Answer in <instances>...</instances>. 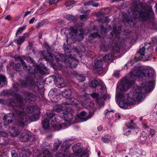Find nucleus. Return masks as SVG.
<instances>
[{
	"instance_id": "nucleus-1",
	"label": "nucleus",
	"mask_w": 157,
	"mask_h": 157,
	"mask_svg": "<svg viewBox=\"0 0 157 157\" xmlns=\"http://www.w3.org/2000/svg\"><path fill=\"white\" fill-rule=\"evenodd\" d=\"M153 69L148 68L141 70L140 67H135L134 69L132 70L127 76V78L121 81L119 87L121 92L127 90L129 87L134 84L135 80L137 77L145 80L146 81L142 83L140 87H137L135 89L130 92L127 95V101L129 99L132 101L135 99L138 101H140L144 98V95L142 91L146 93H149L155 86V76Z\"/></svg>"
},
{
	"instance_id": "nucleus-2",
	"label": "nucleus",
	"mask_w": 157,
	"mask_h": 157,
	"mask_svg": "<svg viewBox=\"0 0 157 157\" xmlns=\"http://www.w3.org/2000/svg\"><path fill=\"white\" fill-rule=\"evenodd\" d=\"M14 97L16 99V101L13 99H10L9 101V105L12 107L14 110V114L19 116L18 125L22 127L24 126L26 122H28L27 120L28 118L32 122L36 121L38 119L39 114L37 113H35L28 117H27L22 108L23 101L20 95L18 94H14Z\"/></svg>"
},
{
	"instance_id": "nucleus-3",
	"label": "nucleus",
	"mask_w": 157,
	"mask_h": 157,
	"mask_svg": "<svg viewBox=\"0 0 157 157\" xmlns=\"http://www.w3.org/2000/svg\"><path fill=\"white\" fill-rule=\"evenodd\" d=\"M128 16L127 14H124L122 16L123 21L125 24V22L128 24H130L133 22V25L135 24V22L138 17V14L139 15V19L143 21L147 20L148 19L153 20V13L152 12L145 11L143 10H140V11L138 10L137 6L134 7V10L133 8H129L128 11Z\"/></svg>"
},
{
	"instance_id": "nucleus-4",
	"label": "nucleus",
	"mask_w": 157,
	"mask_h": 157,
	"mask_svg": "<svg viewBox=\"0 0 157 157\" xmlns=\"http://www.w3.org/2000/svg\"><path fill=\"white\" fill-rule=\"evenodd\" d=\"M117 96L120 100L119 105L121 108L126 109L127 108L128 105H134L136 104V101L134 100H132L131 101L128 99V101H127L125 98L127 97V95L124 94L122 92H117Z\"/></svg>"
},
{
	"instance_id": "nucleus-5",
	"label": "nucleus",
	"mask_w": 157,
	"mask_h": 157,
	"mask_svg": "<svg viewBox=\"0 0 157 157\" xmlns=\"http://www.w3.org/2000/svg\"><path fill=\"white\" fill-rule=\"evenodd\" d=\"M36 83V79L34 78V75H33L32 76L29 75L26 77L25 81L21 80L19 82V85L22 87H35Z\"/></svg>"
},
{
	"instance_id": "nucleus-6",
	"label": "nucleus",
	"mask_w": 157,
	"mask_h": 157,
	"mask_svg": "<svg viewBox=\"0 0 157 157\" xmlns=\"http://www.w3.org/2000/svg\"><path fill=\"white\" fill-rule=\"evenodd\" d=\"M70 32L69 33V36H70L71 39L77 38L78 41L82 40L83 38V31L81 29H75L73 27H71L70 28Z\"/></svg>"
},
{
	"instance_id": "nucleus-7",
	"label": "nucleus",
	"mask_w": 157,
	"mask_h": 157,
	"mask_svg": "<svg viewBox=\"0 0 157 157\" xmlns=\"http://www.w3.org/2000/svg\"><path fill=\"white\" fill-rule=\"evenodd\" d=\"M145 48L143 47L140 48L138 51V53L136 55L135 58H137V57L138 56V59H137V60H148L150 59L151 57V52H149L148 50L145 53L144 52Z\"/></svg>"
},
{
	"instance_id": "nucleus-8",
	"label": "nucleus",
	"mask_w": 157,
	"mask_h": 157,
	"mask_svg": "<svg viewBox=\"0 0 157 157\" xmlns=\"http://www.w3.org/2000/svg\"><path fill=\"white\" fill-rule=\"evenodd\" d=\"M19 60L23 66L24 69L26 70H28L30 72L34 73L36 72L39 73L41 74H43L44 73V72L39 68L37 69L35 68L34 69V71L32 72L31 71L32 70H31V69L32 67H31L29 65H27L21 58H19Z\"/></svg>"
},
{
	"instance_id": "nucleus-9",
	"label": "nucleus",
	"mask_w": 157,
	"mask_h": 157,
	"mask_svg": "<svg viewBox=\"0 0 157 157\" xmlns=\"http://www.w3.org/2000/svg\"><path fill=\"white\" fill-rule=\"evenodd\" d=\"M64 120L65 121L64 124L67 127H68L69 124L74 123L73 120L74 117L73 115L71 113H69L67 111H65V112L63 114Z\"/></svg>"
},
{
	"instance_id": "nucleus-10",
	"label": "nucleus",
	"mask_w": 157,
	"mask_h": 157,
	"mask_svg": "<svg viewBox=\"0 0 157 157\" xmlns=\"http://www.w3.org/2000/svg\"><path fill=\"white\" fill-rule=\"evenodd\" d=\"M94 63L95 67L94 69V71H96L98 74H101L103 71V69L102 67L103 63L102 61L99 59H94Z\"/></svg>"
},
{
	"instance_id": "nucleus-11",
	"label": "nucleus",
	"mask_w": 157,
	"mask_h": 157,
	"mask_svg": "<svg viewBox=\"0 0 157 157\" xmlns=\"http://www.w3.org/2000/svg\"><path fill=\"white\" fill-rule=\"evenodd\" d=\"M55 116V114L54 113H52L47 114L48 118L44 119L42 123V126L44 129L48 128L49 127V121L48 119L49 120L52 119Z\"/></svg>"
},
{
	"instance_id": "nucleus-12",
	"label": "nucleus",
	"mask_w": 157,
	"mask_h": 157,
	"mask_svg": "<svg viewBox=\"0 0 157 157\" xmlns=\"http://www.w3.org/2000/svg\"><path fill=\"white\" fill-rule=\"evenodd\" d=\"M72 148L75 156H79L83 151L81 144L79 143L74 145L72 146Z\"/></svg>"
},
{
	"instance_id": "nucleus-13",
	"label": "nucleus",
	"mask_w": 157,
	"mask_h": 157,
	"mask_svg": "<svg viewBox=\"0 0 157 157\" xmlns=\"http://www.w3.org/2000/svg\"><path fill=\"white\" fill-rule=\"evenodd\" d=\"M51 124L56 131H58L61 128H67L66 125L65 124L55 122L53 120L52 121Z\"/></svg>"
},
{
	"instance_id": "nucleus-14",
	"label": "nucleus",
	"mask_w": 157,
	"mask_h": 157,
	"mask_svg": "<svg viewBox=\"0 0 157 157\" xmlns=\"http://www.w3.org/2000/svg\"><path fill=\"white\" fill-rule=\"evenodd\" d=\"M54 81L55 84L59 88L63 87L66 85V82L64 81L63 79L59 77L56 78Z\"/></svg>"
},
{
	"instance_id": "nucleus-15",
	"label": "nucleus",
	"mask_w": 157,
	"mask_h": 157,
	"mask_svg": "<svg viewBox=\"0 0 157 157\" xmlns=\"http://www.w3.org/2000/svg\"><path fill=\"white\" fill-rule=\"evenodd\" d=\"M5 122L8 124H11L14 120V114L13 113H9L5 115L3 118Z\"/></svg>"
},
{
	"instance_id": "nucleus-16",
	"label": "nucleus",
	"mask_w": 157,
	"mask_h": 157,
	"mask_svg": "<svg viewBox=\"0 0 157 157\" xmlns=\"http://www.w3.org/2000/svg\"><path fill=\"white\" fill-rule=\"evenodd\" d=\"M91 116L92 115L90 114H87L84 111L81 112L79 115V117L82 121H86L90 118Z\"/></svg>"
},
{
	"instance_id": "nucleus-17",
	"label": "nucleus",
	"mask_w": 157,
	"mask_h": 157,
	"mask_svg": "<svg viewBox=\"0 0 157 157\" xmlns=\"http://www.w3.org/2000/svg\"><path fill=\"white\" fill-rule=\"evenodd\" d=\"M19 152L20 157H28L31 154L29 150L25 149L24 148L19 149Z\"/></svg>"
},
{
	"instance_id": "nucleus-18",
	"label": "nucleus",
	"mask_w": 157,
	"mask_h": 157,
	"mask_svg": "<svg viewBox=\"0 0 157 157\" xmlns=\"http://www.w3.org/2000/svg\"><path fill=\"white\" fill-rule=\"evenodd\" d=\"M41 53L43 56L46 60L52 62L53 59V58L50 53L47 51L46 52L42 51Z\"/></svg>"
},
{
	"instance_id": "nucleus-19",
	"label": "nucleus",
	"mask_w": 157,
	"mask_h": 157,
	"mask_svg": "<svg viewBox=\"0 0 157 157\" xmlns=\"http://www.w3.org/2000/svg\"><path fill=\"white\" fill-rule=\"evenodd\" d=\"M28 34L27 33H25L24 34L23 36H20L18 38L15 39L14 41L17 44L20 45L22 44L25 40V37L27 36Z\"/></svg>"
},
{
	"instance_id": "nucleus-20",
	"label": "nucleus",
	"mask_w": 157,
	"mask_h": 157,
	"mask_svg": "<svg viewBox=\"0 0 157 157\" xmlns=\"http://www.w3.org/2000/svg\"><path fill=\"white\" fill-rule=\"evenodd\" d=\"M67 60L70 66L72 67H75L77 66L78 62L75 59H72L70 57L68 58Z\"/></svg>"
},
{
	"instance_id": "nucleus-21",
	"label": "nucleus",
	"mask_w": 157,
	"mask_h": 157,
	"mask_svg": "<svg viewBox=\"0 0 157 157\" xmlns=\"http://www.w3.org/2000/svg\"><path fill=\"white\" fill-rule=\"evenodd\" d=\"M30 136L27 132L22 133L20 137V140L21 142H25L29 139Z\"/></svg>"
},
{
	"instance_id": "nucleus-22",
	"label": "nucleus",
	"mask_w": 157,
	"mask_h": 157,
	"mask_svg": "<svg viewBox=\"0 0 157 157\" xmlns=\"http://www.w3.org/2000/svg\"><path fill=\"white\" fill-rule=\"evenodd\" d=\"M19 132V129L15 127L10 128L9 133L12 136H16L18 135Z\"/></svg>"
},
{
	"instance_id": "nucleus-23",
	"label": "nucleus",
	"mask_w": 157,
	"mask_h": 157,
	"mask_svg": "<svg viewBox=\"0 0 157 157\" xmlns=\"http://www.w3.org/2000/svg\"><path fill=\"white\" fill-rule=\"evenodd\" d=\"M26 98L31 101H35L36 99V96L35 95L31 93L27 92L26 94Z\"/></svg>"
},
{
	"instance_id": "nucleus-24",
	"label": "nucleus",
	"mask_w": 157,
	"mask_h": 157,
	"mask_svg": "<svg viewBox=\"0 0 157 157\" xmlns=\"http://www.w3.org/2000/svg\"><path fill=\"white\" fill-rule=\"evenodd\" d=\"M72 92L71 90L70 89H67L62 92V95L64 97L69 98L71 97Z\"/></svg>"
},
{
	"instance_id": "nucleus-25",
	"label": "nucleus",
	"mask_w": 157,
	"mask_h": 157,
	"mask_svg": "<svg viewBox=\"0 0 157 157\" xmlns=\"http://www.w3.org/2000/svg\"><path fill=\"white\" fill-rule=\"evenodd\" d=\"M54 119L56 122L58 123H60L63 124H64L65 121L64 120L63 117H61L60 116L56 115L54 117Z\"/></svg>"
},
{
	"instance_id": "nucleus-26",
	"label": "nucleus",
	"mask_w": 157,
	"mask_h": 157,
	"mask_svg": "<svg viewBox=\"0 0 157 157\" xmlns=\"http://www.w3.org/2000/svg\"><path fill=\"white\" fill-rule=\"evenodd\" d=\"M125 126L128 128L132 129H135L136 128V124L133 123V121L131 120L130 122H128L125 124Z\"/></svg>"
},
{
	"instance_id": "nucleus-27",
	"label": "nucleus",
	"mask_w": 157,
	"mask_h": 157,
	"mask_svg": "<svg viewBox=\"0 0 157 157\" xmlns=\"http://www.w3.org/2000/svg\"><path fill=\"white\" fill-rule=\"evenodd\" d=\"M100 82V80L94 79L91 81L89 83V86L92 88H96L99 84Z\"/></svg>"
},
{
	"instance_id": "nucleus-28",
	"label": "nucleus",
	"mask_w": 157,
	"mask_h": 157,
	"mask_svg": "<svg viewBox=\"0 0 157 157\" xmlns=\"http://www.w3.org/2000/svg\"><path fill=\"white\" fill-rule=\"evenodd\" d=\"M113 57V56L111 54H109L106 55L103 58V60L108 63L111 62Z\"/></svg>"
},
{
	"instance_id": "nucleus-29",
	"label": "nucleus",
	"mask_w": 157,
	"mask_h": 157,
	"mask_svg": "<svg viewBox=\"0 0 157 157\" xmlns=\"http://www.w3.org/2000/svg\"><path fill=\"white\" fill-rule=\"evenodd\" d=\"M119 33L120 32L118 31L116 28H113V31L111 33V34L112 35L113 37H111V38H114L115 37L118 38Z\"/></svg>"
},
{
	"instance_id": "nucleus-30",
	"label": "nucleus",
	"mask_w": 157,
	"mask_h": 157,
	"mask_svg": "<svg viewBox=\"0 0 157 157\" xmlns=\"http://www.w3.org/2000/svg\"><path fill=\"white\" fill-rule=\"evenodd\" d=\"M55 111L58 113H62L63 114L65 111L64 110L63 107L61 105L58 106L55 109Z\"/></svg>"
},
{
	"instance_id": "nucleus-31",
	"label": "nucleus",
	"mask_w": 157,
	"mask_h": 157,
	"mask_svg": "<svg viewBox=\"0 0 157 157\" xmlns=\"http://www.w3.org/2000/svg\"><path fill=\"white\" fill-rule=\"evenodd\" d=\"M75 77L79 82L84 81L86 78L83 75H80L78 73H77L75 75Z\"/></svg>"
},
{
	"instance_id": "nucleus-32",
	"label": "nucleus",
	"mask_w": 157,
	"mask_h": 157,
	"mask_svg": "<svg viewBox=\"0 0 157 157\" xmlns=\"http://www.w3.org/2000/svg\"><path fill=\"white\" fill-rule=\"evenodd\" d=\"M6 78L3 75H0V87L4 86L5 84Z\"/></svg>"
},
{
	"instance_id": "nucleus-33",
	"label": "nucleus",
	"mask_w": 157,
	"mask_h": 157,
	"mask_svg": "<svg viewBox=\"0 0 157 157\" xmlns=\"http://www.w3.org/2000/svg\"><path fill=\"white\" fill-rule=\"evenodd\" d=\"M100 35L98 32L90 34L89 36V39L91 40L93 38L97 37H100Z\"/></svg>"
},
{
	"instance_id": "nucleus-34",
	"label": "nucleus",
	"mask_w": 157,
	"mask_h": 157,
	"mask_svg": "<svg viewBox=\"0 0 157 157\" xmlns=\"http://www.w3.org/2000/svg\"><path fill=\"white\" fill-rule=\"evenodd\" d=\"M66 143H63L61 146V150L63 152H68V150L69 147L68 146H65Z\"/></svg>"
},
{
	"instance_id": "nucleus-35",
	"label": "nucleus",
	"mask_w": 157,
	"mask_h": 157,
	"mask_svg": "<svg viewBox=\"0 0 157 157\" xmlns=\"http://www.w3.org/2000/svg\"><path fill=\"white\" fill-rule=\"evenodd\" d=\"M70 102L68 104V105H77L78 101V100L74 98H71L70 100Z\"/></svg>"
},
{
	"instance_id": "nucleus-36",
	"label": "nucleus",
	"mask_w": 157,
	"mask_h": 157,
	"mask_svg": "<svg viewBox=\"0 0 157 157\" xmlns=\"http://www.w3.org/2000/svg\"><path fill=\"white\" fill-rule=\"evenodd\" d=\"M42 157H52L51 153L48 150L44 151Z\"/></svg>"
},
{
	"instance_id": "nucleus-37",
	"label": "nucleus",
	"mask_w": 157,
	"mask_h": 157,
	"mask_svg": "<svg viewBox=\"0 0 157 157\" xmlns=\"http://www.w3.org/2000/svg\"><path fill=\"white\" fill-rule=\"evenodd\" d=\"M62 143V141H58L57 142H55L54 145L53 149L54 150L56 151L58 148L59 147Z\"/></svg>"
},
{
	"instance_id": "nucleus-38",
	"label": "nucleus",
	"mask_w": 157,
	"mask_h": 157,
	"mask_svg": "<svg viewBox=\"0 0 157 157\" xmlns=\"http://www.w3.org/2000/svg\"><path fill=\"white\" fill-rule=\"evenodd\" d=\"M25 26H23L22 27H20L17 30L16 33V36L17 35L20 34L23 32V31L25 29Z\"/></svg>"
},
{
	"instance_id": "nucleus-39",
	"label": "nucleus",
	"mask_w": 157,
	"mask_h": 157,
	"mask_svg": "<svg viewBox=\"0 0 157 157\" xmlns=\"http://www.w3.org/2000/svg\"><path fill=\"white\" fill-rule=\"evenodd\" d=\"M66 18L67 19L70 21H72L75 19V18L73 16L68 14L66 15Z\"/></svg>"
},
{
	"instance_id": "nucleus-40",
	"label": "nucleus",
	"mask_w": 157,
	"mask_h": 157,
	"mask_svg": "<svg viewBox=\"0 0 157 157\" xmlns=\"http://www.w3.org/2000/svg\"><path fill=\"white\" fill-rule=\"evenodd\" d=\"M97 103L100 105H102L103 104V99L101 96H100L96 100Z\"/></svg>"
},
{
	"instance_id": "nucleus-41",
	"label": "nucleus",
	"mask_w": 157,
	"mask_h": 157,
	"mask_svg": "<svg viewBox=\"0 0 157 157\" xmlns=\"http://www.w3.org/2000/svg\"><path fill=\"white\" fill-rule=\"evenodd\" d=\"M90 96L93 98L95 99L96 100L100 97L98 94L95 93L92 94Z\"/></svg>"
},
{
	"instance_id": "nucleus-42",
	"label": "nucleus",
	"mask_w": 157,
	"mask_h": 157,
	"mask_svg": "<svg viewBox=\"0 0 157 157\" xmlns=\"http://www.w3.org/2000/svg\"><path fill=\"white\" fill-rule=\"evenodd\" d=\"M88 153L82 151L78 156H80V157H88Z\"/></svg>"
},
{
	"instance_id": "nucleus-43",
	"label": "nucleus",
	"mask_w": 157,
	"mask_h": 157,
	"mask_svg": "<svg viewBox=\"0 0 157 157\" xmlns=\"http://www.w3.org/2000/svg\"><path fill=\"white\" fill-rule=\"evenodd\" d=\"M23 58L28 62L32 63L33 62V59L30 57L23 56Z\"/></svg>"
},
{
	"instance_id": "nucleus-44",
	"label": "nucleus",
	"mask_w": 157,
	"mask_h": 157,
	"mask_svg": "<svg viewBox=\"0 0 157 157\" xmlns=\"http://www.w3.org/2000/svg\"><path fill=\"white\" fill-rule=\"evenodd\" d=\"M88 18L87 15L86 14H83L80 16V18L82 21H84Z\"/></svg>"
},
{
	"instance_id": "nucleus-45",
	"label": "nucleus",
	"mask_w": 157,
	"mask_h": 157,
	"mask_svg": "<svg viewBox=\"0 0 157 157\" xmlns=\"http://www.w3.org/2000/svg\"><path fill=\"white\" fill-rule=\"evenodd\" d=\"M44 24V22L43 21H42L38 23L36 26L37 28H39L43 26Z\"/></svg>"
},
{
	"instance_id": "nucleus-46",
	"label": "nucleus",
	"mask_w": 157,
	"mask_h": 157,
	"mask_svg": "<svg viewBox=\"0 0 157 157\" xmlns=\"http://www.w3.org/2000/svg\"><path fill=\"white\" fill-rule=\"evenodd\" d=\"M101 140L104 143H108L110 141V140L106 137H102L101 138Z\"/></svg>"
},
{
	"instance_id": "nucleus-47",
	"label": "nucleus",
	"mask_w": 157,
	"mask_h": 157,
	"mask_svg": "<svg viewBox=\"0 0 157 157\" xmlns=\"http://www.w3.org/2000/svg\"><path fill=\"white\" fill-rule=\"evenodd\" d=\"M27 112L29 113H31L33 111V109L32 107H28L26 109Z\"/></svg>"
},
{
	"instance_id": "nucleus-48",
	"label": "nucleus",
	"mask_w": 157,
	"mask_h": 157,
	"mask_svg": "<svg viewBox=\"0 0 157 157\" xmlns=\"http://www.w3.org/2000/svg\"><path fill=\"white\" fill-rule=\"evenodd\" d=\"M56 156V157H65V156L64 154L57 153Z\"/></svg>"
},
{
	"instance_id": "nucleus-49",
	"label": "nucleus",
	"mask_w": 157,
	"mask_h": 157,
	"mask_svg": "<svg viewBox=\"0 0 157 157\" xmlns=\"http://www.w3.org/2000/svg\"><path fill=\"white\" fill-rule=\"evenodd\" d=\"M73 4V3L72 2L69 1L65 3V5L67 7H69L71 6Z\"/></svg>"
},
{
	"instance_id": "nucleus-50",
	"label": "nucleus",
	"mask_w": 157,
	"mask_h": 157,
	"mask_svg": "<svg viewBox=\"0 0 157 157\" xmlns=\"http://www.w3.org/2000/svg\"><path fill=\"white\" fill-rule=\"evenodd\" d=\"M107 30L104 28L101 29V33L102 34H105L107 33Z\"/></svg>"
},
{
	"instance_id": "nucleus-51",
	"label": "nucleus",
	"mask_w": 157,
	"mask_h": 157,
	"mask_svg": "<svg viewBox=\"0 0 157 157\" xmlns=\"http://www.w3.org/2000/svg\"><path fill=\"white\" fill-rule=\"evenodd\" d=\"M150 133L151 135L153 136L155 134V132L153 129H151L150 130Z\"/></svg>"
},
{
	"instance_id": "nucleus-52",
	"label": "nucleus",
	"mask_w": 157,
	"mask_h": 157,
	"mask_svg": "<svg viewBox=\"0 0 157 157\" xmlns=\"http://www.w3.org/2000/svg\"><path fill=\"white\" fill-rule=\"evenodd\" d=\"M21 68V66L20 64H17L16 66V69L17 71H20Z\"/></svg>"
},
{
	"instance_id": "nucleus-53",
	"label": "nucleus",
	"mask_w": 157,
	"mask_h": 157,
	"mask_svg": "<svg viewBox=\"0 0 157 157\" xmlns=\"http://www.w3.org/2000/svg\"><path fill=\"white\" fill-rule=\"evenodd\" d=\"M111 112H113V110H111L110 111H109V110H105V114L106 115H108Z\"/></svg>"
},
{
	"instance_id": "nucleus-54",
	"label": "nucleus",
	"mask_w": 157,
	"mask_h": 157,
	"mask_svg": "<svg viewBox=\"0 0 157 157\" xmlns=\"http://www.w3.org/2000/svg\"><path fill=\"white\" fill-rule=\"evenodd\" d=\"M131 131L130 130H128L127 131L125 132L124 134V135L128 136L131 134Z\"/></svg>"
},
{
	"instance_id": "nucleus-55",
	"label": "nucleus",
	"mask_w": 157,
	"mask_h": 157,
	"mask_svg": "<svg viewBox=\"0 0 157 157\" xmlns=\"http://www.w3.org/2000/svg\"><path fill=\"white\" fill-rule=\"evenodd\" d=\"M92 1H90L88 2H85L84 3V5L85 6H88V5H90L91 4H92Z\"/></svg>"
},
{
	"instance_id": "nucleus-56",
	"label": "nucleus",
	"mask_w": 157,
	"mask_h": 157,
	"mask_svg": "<svg viewBox=\"0 0 157 157\" xmlns=\"http://www.w3.org/2000/svg\"><path fill=\"white\" fill-rule=\"evenodd\" d=\"M101 49L104 51H107L108 50V49L107 48L106 46L105 45H103V46H101Z\"/></svg>"
},
{
	"instance_id": "nucleus-57",
	"label": "nucleus",
	"mask_w": 157,
	"mask_h": 157,
	"mask_svg": "<svg viewBox=\"0 0 157 157\" xmlns=\"http://www.w3.org/2000/svg\"><path fill=\"white\" fill-rule=\"evenodd\" d=\"M44 45L45 47H46V48L47 50V51H49V47L48 45V44L45 43L44 44Z\"/></svg>"
},
{
	"instance_id": "nucleus-58",
	"label": "nucleus",
	"mask_w": 157,
	"mask_h": 157,
	"mask_svg": "<svg viewBox=\"0 0 157 157\" xmlns=\"http://www.w3.org/2000/svg\"><path fill=\"white\" fill-rule=\"evenodd\" d=\"M31 12V11H29L25 12L24 14V16H27L28 15L30 14Z\"/></svg>"
},
{
	"instance_id": "nucleus-59",
	"label": "nucleus",
	"mask_w": 157,
	"mask_h": 157,
	"mask_svg": "<svg viewBox=\"0 0 157 157\" xmlns=\"http://www.w3.org/2000/svg\"><path fill=\"white\" fill-rule=\"evenodd\" d=\"M11 18V16L10 15H8L5 18V19L10 21Z\"/></svg>"
},
{
	"instance_id": "nucleus-60",
	"label": "nucleus",
	"mask_w": 157,
	"mask_h": 157,
	"mask_svg": "<svg viewBox=\"0 0 157 157\" xmlns=\"http://www.w3.org/2000/svg\"><path fill=\"white\" fill-rule=\"evenodd\" d=\"M35 20L34 17H33L31 19H30L29 21V23L30 24L33 23Z\"/></svg>"
},
{
	"instance_id": "nucleus-61",
	"label": "nucleus",
	"mask_w": 157,
	"mask_h": 157,
	"mask_svg": "<svg viewBox=\"0 0 157 157\" xmlns=\"http://www.w3.org/2000/svg\"><path fill=\"white\" fill-rule=\"evenodd\" d=\"M143 126L144 128L145 129L149 128V126L146 124H143Z\"/></svg>"
},
{
	"instance_id": "nucleus-62",
	"label": "nucleus",
	"mask_w": 157,
	"mask_h": 157,
	"mask_svg": "<svg viewBox=\"0 0 157 157\" xmlns=\"http://www.w3.org/2000/svg\"><path fill=\"white\" fill-rule=\"evenodd\" d=\"M12 157H17V155L16 153H12Z\"/></svg>"
},
{
	"instance_id": "nucleus-63",
	"label": "nucleus",
	"mask_w": 157,
	"mask_h": 157,
	"mask_svg": "<svg viewBox=\"0 0 157 157\" xmlns=\"http://www.w3.org/2000/svg\"><path fill=\"white\" fill-rule=\"evenodd\" d=\"M98 4L97 3H94L92 4V6H94L97 7L98 6Z\"/></svg>"
},
{
	"instance_id": "nucleus-64",
	"label": "nucleus",
	"mask_w": 157,
	"mask_h": 157,
	"mask_svg": "<svg viewBox=\"0 0 157 157\" xmlns=\"http://www.w3.org/2000/svg\"><path fill=\"white\" fill-rule=\"evenodd\" d=\"M15 86H14L13 90H14L15 91H17L18 90V88H16L15 89Z\"/></svg>"
}]
</instances>
